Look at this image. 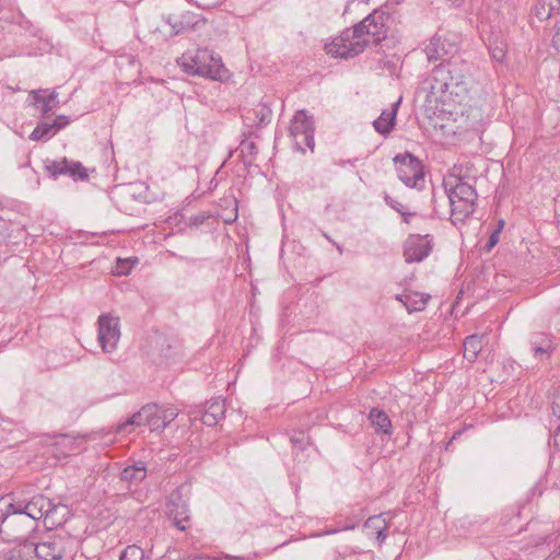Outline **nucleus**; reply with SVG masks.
Segmentation results:
<instances>
[{
  "instance_id": "30",
  "label": "nucleus",
  "mask_w": 560,
  "mask_h": 560,
  "mask_svg": "<svg viewBox=\"0 0 560 560\" xmlns=\"http://www.w3.org/2000/svg\"><path fill=\"white\" fill-rule=\"evenodd\" d=\"M556 7H559L556 0H539L535 7L536 16L541 21L548 20Z\"/></svg>"
},
{
  "instance_id": "27",
  "label": "nucleus",
  "mask_w": 560,
  "mask_h": 560,
  "mask_svg": "<svg viewBox=\"0 0 560 560\" xmlns=\"http://www.w3.org/2000/svg\"><path fill=\"white\" fill-rule=\"evenodd\" d=\"M482 349V337L478 335H470L464 340V358L468 362H475L478 354Z\"/></svg>"
},
{
  "instance_id": "4",
  "label": "nucleus",
  "mask_w": 560,
  "mask_h": 560,
  "mask_svg": "<svg viewBox=\"0 0 560 560\" xmlns=\"http://www.w3.org/2000/svg\"><path fill=\"white\" fill-rule=\"evenodd\" d=\"M5 499V503L1 505L3 512L2 529L0 528V539L4 542L23 544L27 541L31 534L37 528L36 523L22 513V510L11 508L13 503L10 501V495L0 497Z\"/></svg>"
},
{
  "instance_id": "23",
  "label": "nucleus",
  "mask_w": 560,
  "mask_h": 560,
  "mask_svg": "<svg viewBox=\"0 0 560 560\" xmlns=\"http://www.w3.org/2000/svg\"><path fill=\"white\" fill-rule=\"evenodd\" d=\"M388 524L382 515H374L369 517L364 523V528L368 535H375L378 544H383L387 537L386 529Z\"/></svg>"
},
{
  "instance_id": "8",
  "label": "nucleus",
  "mask_w": 560,
  "mask_h": 560,
  "mask_svg": "<svg viewBox=\"0 0 560 560\" xmlns=\"http://www.w3.org/2000/svg\"><path fill=\"white\" fill-rule=\"evenodd\" d=\"M314 132V117L308 115L305 109L298 110L290 125V135L294 139L295 148L303 153L305 148L313 151L315 147Z\"/></svg>"
},
{
  "instance_id": "44",
  "label": "nucleus",
  "mask_w": 560,
  "mask_h": 560,
  "mask_svg": "<svg viewBox=\"0 0 560 560\" xmlns=\"http://www.w3.org/2000/svg\"><path fill=\"white\" fill-rule=\"evenodd\" d=\"M52 124H55L57 130L60 131L70 124V119L66 115H59L56 117Z\"/></svg>"
},
{
  "instance_id": "14",
  "label": "nucleus",
  "mask_w": 560,
  "mask_h": 560,
  "mask_svg": "<svg viewBox=\"0 0 560 560\" xmlns=\"http://www.w3.org/2000/svg\"><path fill=\"white\" fill-rule=\"evenodd\" d=\"M225 410V400L217 397L203 405L195 407V409L190 411V415L194 419H200L203 424L214 427L224 418Z\"/></svg>"
},
{
  "instance_id": "32",
  "label": "nucleus",
  "mask_w": 560,
  "mask_h": 560,
  "mask_svg": "<svg viewBox=\"0 0 560 560\" xmlns=\"http://www.w3.org/2000/svg\"><path fill=\"white\" fill-rule=\"evenodd\" d=\"M489 54L491 58L498 62H503L506 55V45L499 39H493L489 43Z\"/></svg>"
},
{
  "instance_id": "28",
  "label": "nucleus",
  "mask_w": 560,
  "mask_h": 560,
  "mask_svg": "<svg viewBox=\"0 0 560 560\" xmlns=\"http://www.w3.org/2000/svg\"><path fill=\"white\" fill-rule=\"evenodd\" d=\"M58 132L55 124L48 121H39L30 135L32 141H48Z\"/></svg>"
},
{
  "instance_id": "6",
  "label": "nucleus",
  "mask_w": 560,
  "mask_h": 560,
  "mask_svg": "<svg viewBox=\"0 0 560 560\" xmlns=\"http://www.w3.org/2000/svg\"><path fill=\"white\" fill-rule=\"evenodd\" d=\"M398 178L409 188L423 190L425 186L424 166L410 152L397 154L394 159Z\"/></svg>"
},
{
  "instance_id": "58",
  "label": "nucleus",
  "mask_w": 560,
  "mask_h": 560,
  "mask_svg": "<svg viewBox=\"0 0 560 560\" xmlns=\"http://www.w3.org/2000/svg\"><path fill=\"white\" fill-rule=\"evenodd\" d=\"M355 525L347 526L346 529H353Z\"/></svg>"
},
{
  "instance_id": "22",
  "label": "nucleus",
  "mask_w": 560,
  "mask_h": 560,
  "mask_svg": "<svg viewBox=\"0 0 560 560\" xmlns=\"http://www.w3.org/2000/svg\"><path fill=\"white\" fill-rule=\"evenodd\" d=\"M399 103L400 101L395 103L390 110H383L381 116L373 121V127L378 133L387 136L394 129Z\"/></svg>"
},
{
  "instance_id": "19",
  "label": "nucleus",
  "mask_w": 560,
  "mask_h": 560,
  "mask_svg": "<svg viewBox=\"0 0 560 560\" xmlns=\"http://www.w3.org/2000/svg\"><path fill=\"white\" fill-rule=\"evenodd\" d=\"M430 299V294L417 291H405L396 295V300L401 302L410 314L423 311Z\"/></svg>"
},
{
  "instance_id": "10",
  "label": "nucleus",
  "mask_w": 560,
  "mask_h": 560,
  "mask_svg": "<svg viewBox=\"0 0 560 560\" xmlns=\"http://www.w3.org/2000/svg\"><path fill=\"white\" fill-rule=\"evenodd\" d=\"M73 540L67 535H50L35 545L38 560H62L72 551Z\"/></svg>"
},
{
  "instance_id": "16",
  "label": "nucleus",
  "mask_w": 560,
  "mask_h": 560,
  "mask_svg": "<svg viewBox=\"0 0 560 560\" xmlns=\"http://www.w3.org/2000/svg\"><path fill=\"white\" fill-rule=\"evenodd\" d=\"M184 490L185 486H179L170 497V503L173 506L171 509V513L174 515L173 523L180 532L186 530L185 523L189 522L187 504L182 500Z\"/></svg>"
},
{
  "instance_id": "46",
  "label": "nucleus",
  "mask_w": 560,
  "mask_h": 560,
  "mask_svg": "<svg viewBox=\"0 0 560 560\" xmlns=\"http://www.w3.org/2000/svg\"><path fill=\"white\" fill-rule=\"evenodd\" d=\"M359 161L358 158H354V159H348V160H337V161H334V164L337 165V166H340V167H345L347 165H350L352 167L355 166V163Z\"/></svg>"
},
{
  "instance_id": "47",
  "label": "nucleus",
  "mask_w": 560,
  "mask_h": 560,
  "mask_svg": "<svg viewBox=\"0 0 560 560\" xmlns=\"http://www.w3.org/2000/svg\"><path fill=\"white\" fill-rule=\"evenodd\" d=\"M217 560H248V558L243 556H232L229 553L221 552Z\"/></svg>"
},
{
  "instance_id": "54",
  "label": "nucleus",
  "mask_w": 560,
  "mask_h": 560,
  "mask_svg": "<svg viewBox=\"0 0 560 560\" xmlns=\"http://www.w3.org/2000/svg\"><path fill=\"white\" fill-rule=\"evenodd\" d=\"M323 235H324V237H325L326 240H328L329 242L335 243V242L331 240V237H330L327 233H324Z\"/></svg>"
},
{
  "instance_id": "21",
  "label": "nucleus",
  "mask_w": 560,
  "mask_h": 560,
  "mask_svg": "<svg viewBox=\"0 0 560 560\" xmlns=\"http://www.w3.org/2000/svg\"><path fill=\"white\" fill-rule=\"evenodd\" d=\"M147 477V466L143 462H135L128 465L120 472V480L129 483L130 486H138Z\"/></svg>"
},
{
  "instance_id": "5",
  "label": "nucleus",
  "mask_w": 560,
  "mask_h": 560,
  "mask_svg": "<svg viewBox=\"0 0 560 560\" xmlns=\"http://www.w3.org/2000/svg\"><path fill=\"white\" fill-rule=\"evenodd\" d=\"M182 68L185 73L199 75L211 80L223 81L228 69L219 55L207 48H198L194 55L182 57Z\"/></svg>"
},
{
  "instance_id": "55",
  "label": "nucleus",
  "mask_w": 560,
  "mask_h": 560,
  "mask_svg": "<svg viewBox=\"0 0 560 560\" xmlns=\"http://www.w3.org/2000/svg\"><path fill=\"white\" fill-rule=\"evenodd\" d=\"M410 218H411V217H402L404 222L409 223V222H410Z\"/></svg>"
},
{
  "instance_id": "34",
  "label": "nucleus",
  "mask_w": 560,
  "mask_h": 560,
  "mask_svg": "<svg viewBox=\"0 0 560 560\" xmlns=\"http://www.w3.org/2000/svg\"><path fill=\"white\" fill-rule=\"evenodd\" d=\"M290 442L296 453L306 451L312 444L310 436H307L303 431L292 435L290 438Z\"/></svg>"
},
{
  "instance_id": "15",
  "label": "nucleus",
  "mask_w": 560,
  "mask_h": 560,
  "mask_svg": "<svg viewBox=\"0 0 560 560\" xmlns=\"http://www.w3.org/2000/svg\"><path fill=\"white\" fill-rule=\"evenodd\" d=\"M165 22L172 27V35H179L188 31L198 28L206 20L197 13L186 11L179 18L168 15Z\"/></svg>"
},
{
  "instance_id": "9",
  "label": "nucleus",
  "mask_w": 560,
  "mask_h": 560,
  "mask_svg": "<svg viewBox=\"0 0 560 560\" xmlns=\"http://www.w3.org/2000/svg\"><path fill=\"white\" fill-rule=\"evenodd\" d=\"M120 336V318L110 313L101 314L97 318V340L103 352H115Z\"/></svg>"
},
{
  "instance_id": "60",
  "label": "nucleus",
  "mask_w": 560,
  "mask_h": 560,
  "mask_svg": "<svg viewBox=\"0 0 560 560\" xmlns=\"http://www.w3.org/2000/svg\"><path fill=\"white\" fill-rule=\"evenodd\" d=\"M364 2H368L369 0H363Z\"/></svg>"
},
{
  "instance_id": "59",
  "label": "nucleus",
  "mask_w": 560,
  "mask_h": 560,
  "mask_svg": "<svg viewBox=\"0 0 560 560\" xmlns=\"http://www.w3.org/2000/svg\"><path fill=\"white\" fill-rule=\"evenodd\" d=\"M557 1V4L560 5V0H556Z\"/></svg>"
},
{
  "instance_id": "7",
  "label": "nucleus",
  "mask_w": 560,
  "mask_h": 560,
  "mask_svg": "<svg viewBox=\"0 0 560 560\" xmlns=\"http://www.w3.org/2000/svg\"><path fill=\"white\" fill-rule=\"evenodd\" d=\"M447 72L442 63L435 66L420 82L417 89L418 95L424 94L427 103L445 102L447 94Z\"/></svg>"
},
{
  "instance_id": "43",
  "label": "nucleus",
  "mask_w": 560,
  "mask_h": 560,
  "mask_svg": "<svg viewBox=\"0 0 560 560\" xmlns=\"http://www.w3.org/2000/svg\"><path fill=\"white\" fill-rule=\"evenodd\" d=\"M545 339H550L547 335L541 332H535L532 335L529 343L532 347H538L539 343H545Z\"/></svg>"
},
{
  "instance_id": "35",
  "label": "nucleus",
  "mask_w": 560,
  "mask_h": 560,
  "mask_svg": "<svg viewBox=\"0 0 560 560\" xmlns=\"http://www.w3.org/2000/svg\"><path fill=\"white\" fill-rule=\"evenodd\" d=\"M534 357L539 360L548 359L553 351V345L551 339H545V343H539L538 347L530 348Z\"/></svg>"
},
{
  "instance_id": "50",
  "label": "nucleus",
  "mask_w": 560,
  "mask_h": 560,
  "mask_svg": "<svg viewBox=\"0 0 560 560\" xmlns=\"http://www.w3.org/2000/svg\"><path fill=\"white\" fill-rule=\"evenodd\" d=\"M552 46L560 51V27L557 30V32L552 36Z\"/></svg>"
},
{
  "instance_id": "52",
  "label": "nucleus",
  "mask_w": 560,
  "mask_h": 560,
  "mask_svg": "<svg viewBox=\"0 0 560 560\" xmlns=\"http://www.w3.org/2000/svg\"><path fill=\"white\" fill-rule=\"evenodd\" d=\"M503 226H504V221L500 220L497 229H500V232H501Z\"/></svg>"
},
{
  "instance_id": "42",
  "label": "nucleus",
  "mask_w": 560,
  "mask_h": 560,
  "mask_svg": "<svg viewBox=\"0 0 560 560\" xmlns=\"http://www.w3.org/2000/svg\"><path fill=\"white\" fill-rule=\"evenodd\" d=\"M500 229H495L491 235L489 236L485 248L489 252L499 242Z\"/></svg>"
},
{
  "instance_id": "3",
  "label": "nucleus",
  "mask_w": 560,
  "mask_h": 560,
  "mask_svg": "<svg viewBox=\"0 0 560 560\" xmlns=\"http://www.w3.org/2000/svg\"><path fill=\"white\" fill-rule=\"evenodd\" d=\"M444 187L451 207L452 223H464L476 210V188L459 176H451L444 182Z\"/></svg>"
},
{
  "instance_id": "57",
  "label": "nucleus",
  "mask_w": 560,
  "mask_h": 560,
  "mask_svg": "<svg viewBox=\"0 0 560 560\" xmlns=\"http://www.w3.org/2000/svg\"><path fill=\"white\" fill-rule=\"evenodd\" d=\"M433 211H434V213H435L438 217H440V215H439V213H438V210H436V207H435V206H433Z\"/></svg>"
},
{
  "instance_id": "31",
  "label": "nucleus",
  "mask_w": 560,
  "mask_h": 560,
  "mask_svg": "<svg viewBox=\"0 0 560 560\" xmlns=\"http://www.w3.org/2000/svg\"><path fill=\"white\" fill-rule=\"evenodd\" d=\"M214 221L213 217L207 212L201 211L195 215H191L187 221V226L190 229H199L201 226H209Z\"/></svg>"
},
{
  "instance_id": "33",
  "label": "nucleus",
  "mask_w": 560,
  "mask_h": 560,
  "mask_svg": "<svg viewBox=\"0 0 560 560\" xmlns=\"http://www.w3.org/2000/svg\"><path fill=\"white\" fill-rule=\"evenodd\" d=\"M148 427L151 431H163L166 428L160 412V407L156 404H154V409L150 410V416L148 417Z\"/></svg>"
},
{
  "instance_id": "11",
  "label": "nucleus",
  "mask_w": 560,
  "mask_h": 560,
  "mask_svg": "<svg viewBox=\"0 0 560 560\" xmlns=\"http://www.w3.org/2000/svg\"><path fill=\"white\" fill-rule=\"evenodd\" d=\"M44 170L52 179H56L60 175H67L74 182H85L89 179L88 170L83 164L79 161L68 160L67 158H62L59 161L45 160Z\"/></svg>"
},
{
  "instance_id": "41",
  "label": "nucleus",
  "mask_w": 560,
  "mask_h": 560,
  "mask_svg": "<svg viewBox=\"0 0 560 560\" xmlns=\"http://www.w3.org/2000/svg\"><path fill=\"white\" fill-rule=\"evenodd\" d=\"M442 66L445 67V70L447 72V75L445 78V82H447V93L450 95H454V85H453V79H452V60H447V61H442L441 62Z\"/></svg>"
},
{
  "instance_id": "56",
  "label": "nucleus",
  "mask_w": 560,
  "mask_h": 560,
  "mask_svg": "<svg viewBox=\"0 0 560 560\" xmlns=\"http://www.w3.org/2000/svg\"><path fill=\"white\" fill-rule=\"evenodd\" d=\"M334 244L336 245V247L339 250V253H342V247L340 245L336 244V243H334Z\"/></svg>"
},
{
  "instance_id": "45",
  "label": "nucleus",
  "mask_w": 560,
  "mask_h": 560,
  "mask_svg": "<svg viewBox=\"0 0 560 560\" xmlns=\"http://www.w3.org/2000/svg\"><path fill=\"white\" fill-rule=\"evenodd\" d=\"M224 0H195V2L201 8H214L221 4Z\"/></svg>"
},
{
  "instance_id": "51",
  "label": "nucleus",
  "mask_w": 560,
  "mask_h": 560,
  "mask_svg": "<svg viewBox=\"0 0 560 560\" xmlns=\"http://www.w3.org/2000/svg\"><path fill=\"white\" fill-rule=\"evenodd\" d=\"M551 322L556 326L557 331L560 334V308L555 313Z\"/></svg>"
},
{
  "instance_id": "38",
  "label": "nucleus",
  "mask_w": 560,
  "mask_h": 560,
  "mask_svg": "<svg viewBox=\"0 0 560 560\" xmlns=\"http://www.w3.org/2000/svg\"><path fill=\"white\" fill-rule=\"evenodd\" d=\"M384 201L388 207L397 211L401 217H412L415 214L412 212L405 211V207L399 201L390 197L387 192L384 194Z\"/></svg>"
},
{
  "instance_id": "18",
  "label": "nucleus",
  "mask_w": 560,
  "mask_h": 560,
  "mask_svg": "<svg viewBox=\"0 0 560 560\" xmlns=\"http://www.w3.org/2000/svg\"><path fill=\"white\" fill-rule=\"evenodd\" d=\"M154 409V404H148L143 406L138 412L133 413L126 421L118 423L116 427V433L126 434L132 432L136 428L141 425H148V417L150 410Z\"/></svg>"
},
{
  "instance_id": "49",
  "label": "nucleus",
  "mask_w": 560,
  "mask_h": 560,
  "mask_svg": "<svg viewBox=\"0 0 560 560\" xmlns=\"http://www.w3.org/2000/svg\"><path fill=\"white\" fill-rule=\"evenodd\" d=\"M542 492H544V488H542L540 481L536 482V485L529 491L532 497H535V495L540 497L542 494Z\"/></svg>"
},
{
  "instance_id": "2",
  "label": "nucleus",
  "mask_w": 560,
  "mask_h": 560,
  "mask_svg": "<svg viewBox=\"0 0 560 560\" xmlns=\"http://www.w3.org/2000/svg\"><path fill=\"white\" fill-rule=\"evenodd\" d=\"M8 495L11 497L10 501L13 503L11 508L22 510V513L28 515L36 525L39 520L44 518L46 524H49L50 526H59L67 518V505L55 503L44 494H35L30 499L16 498L13 492Z\"/></svg>"
},
{
  "instance_id": "20",
  "label": "nucleus",
  "mask_w": 560,
  "mask_h": 560,
  "mask_svg": "<svg viewBox=\"0 0 560 560\" xmlns=\"http://www.w3.org/2000/svg\"><path fill=\"white\" fill-rule=\"evenodd\" d=\"M46 90L32 91L30 96L32 97V104L39 109L43 117L47 116L49 112L55 109L58 105V94L56 92H51L46 96H43L42 93H46Z\"/></svg>"
},
{
  "instance_id": "40",
  "label": "nucleus",
  "mask_w": 560,
  "mask_h": 560,
  "mask_svg": "<svg viewBox=\"0 0 560 560\" xmlns=\"http://www.w3.org/2000/svg\"><path fill=\"white\" fill-rule=\"evenodd\" d=\"M160 412H161L162 419L165 422L166 427L172 421H174L176 419V417L178 416L177 409L173 408V407H171V408H162V407H160Z\"/></svg>"
},
{
  "instance_id": "13",
  "label": "nucleus",
  "mask_w": 560,
  "mask_h": 560,
  "mask_svg": "<svg viewBox=\"0 0 560 560\" xmlns=\"http://www.w3.org/2000/svg\"><path fill=\"white\" fill-rule=\"evenodd\" d=\"M431 235L410 234L404 245V257L407 264L420 262L432 252Z\"/></svg>"
},
{
  "instance_id": "26",
  "label": "nucleus",
  "mask_w": 560,
  "mask_h": 560,
  "mask_svg": "<svg viewBox=\"0 0 560 560\" xmlns=\"http://www.w3.org/2000/svg\"><path fill=\"white\" fill-rule=\"evenodd\" d=\"M45 443H49V445L58 448L61 447L60 454L66 457L69 455V452L73 450L75 441L68 434H54V435H44Z\"/></svg>"
},
{
  "instance_id": "36",
  "label": "nucleus",
  "mask_w": 560,
  "mask_h": 560,
  "mask_svg": "<svg viewBox=\"0 0 560 560\" xmlns=\"http://www.w3.org/2000/svg\"><path fill=\"white\" fill-rule=\"evenodd\" d=\"M120 560H144V550L136 545L125 548L120 555Z\"/></svg>"
},
{
  "instance_id": "37",
  "label": "nucleus",
  "mask_w": 560,
  "mask_h": 560,
  "mask_svg": "<svg viewBox=\"0 0 560 560\" xmlns=\"http://www.w3.org/2000/svg\"><path fill=\"white\" fill-rule=\"evenodd\" d=\"M138 262V258H129V259H117L116 264V273L119 276L129 275L133 265Z\"/></svg>"
},
{
  "instance_id": "17",
  "label": "nucleus",
  "mask_w": 560,
  "mask_h": 560,
  "mask_svg": "<svg viewBox=\"0 0 560 560\" xmlns=\"http://www.w3.org/2000/svg\"><path fill=\"white\" fill-rule=\"evenodd\" d=\"M452 81L454 85V95L460 96L469 89V69L465 61H452Z\"/></svg>"
},
{
  "instance_id": "25",
  "label": "nucleus",
  "mask_w": 560,
  "mask_h": 560,
  "mask_svg": "<svg viewBox=\"0 0 560 560\" xmlns=\"http://www.w3.org/2000/svg\"><path fill=\"white\" fill-rule=\"evenodd\" d=\"M369 419L375 428L376 433L390 434L392 421L385 411L378 408H372L369 413Z\"/></svg>"
},
{
  "instance_id": "1",
  "label": "nucleus",
  "mask_w": 560,
  "mask_h": 560,
  "mask_svg": "<svg viewBox=\"0 0 560 560\" xmlns=\"http://www.w3.org/2000/svg\"><path fill=\"white\" fill-rule=\"evenodd\" d=\"M390 15L383 9L374 10L352 28L345 30L341 35L326 45V51L336 58L349 59L364 51L369 40L363 38L368 35L373 43L378 44L387 37V22Z\"/></svg>"
},
{
  "instance_id": "53",
  "label": "nucleus",
  "mask_w": 560,
  "mask_h": 560,
  "mask_svg": "<svg viewBox=\"0 0 560 560\" xmlns=\"http://www.w3.org/2000/svg\"><path fill=\"white\" fill-rule=\"evenodd\" d=\"M63 514V511L62 510H58L56 513H55V518L57 517H61V515Z\"/></svg>"
},
{
  "instance_id": "24",
  "label": "nucleus",
  "mask_w": 560,
  "mask_h": 560,
  "mask_svg": "<svg viewBox=\"0 0 560 560\" xmlns=\"http://www.w3.org/2000/svg\"><path fill=\"white\" fill-rule=\"evenodd\" d=\"M253 132L243 133L245 139L242 140L240 144V159L245 167H250L258 154V148L254 141H248Z\"/></svg>"
},
{
  "instance_id": "48",
  "label": "nucleus",
  "mask_w": 560,
  "mask_h": 560,
  "mask_svg": "<svg viewBox=\"0 0 560 560\" xmlns=\"http://www.w3.org/2000/svg\"><path fill=\"white\" fill-rule=\"evenodd\" d=\"M551 439L556 448L560 451V424H558L557 428L555 429Z\"/></svg>"
},
{
  "instance_id": "29",
  "label": "nucleus",
  "mask_w": 560,
  "mask_h": 560,
  "mask_svg": "<svg viewBox=\"0 0 560 560\" xmlns=\"http://www.w3.org/2000/svg\"><path fill=\"white\" fill-rule=\"evenodd\" d=\"M247 114L254 116V119L258 127H262L270 122L272 110L265 102L261 101L259 104H257L255 108L249 110Z\"/></svg>"
},
{
  "instance_id": "12",
  "label": "nucleus",
  "mask_w": 560,
  "mask_h": 560,
  "mask_svg": "<svg viewBox=\"0 0 560 560\" xmlns=\"http://www.w3.org/2000/svg\"><path fill=\"white\" fill-rule=\"evenodd\" d=\"M457 36L434 34L424 48L429 61L443 60L458 50Z\"/></svg>"
},
{
  "instance_id": "39",
  "label": "nucleus",
  "mask_w": 560,
  "mask_h": 560,
  "mask_svg": "<svg viewBox=\"0 0 560 560\" xmlns=\"http://www.w3.org/2000/svg\"><path fill=\"white\" fill-rule=\"evenodd\" d=\"M551 410L555 417L560 420V386L556 387L551 396Z\"/></svg>"
}]
</instances>
